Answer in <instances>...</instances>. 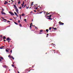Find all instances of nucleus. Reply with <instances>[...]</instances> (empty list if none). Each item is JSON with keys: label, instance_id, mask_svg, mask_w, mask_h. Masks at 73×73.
Masks as SVG:
<instances>
[{"label": "nucleus", "instance_id": "f257e3e1", "mask_svg": "<svg viewBox=\"0 0 73 73\" xmlns=\"http://www.w3.org/2000/svg\"><path fill=\"white\" fill-rule=\"evenodd\" d=\"M9 12L11 16H15V14H14V13H12V12L9 11Z\"/></svg>", "mask_w": 73, "mask_h": 73}, {"label": "nucleus", "instance_id": "f03ea898", "mask_svg": "<svg viewBox=\"0 0 73 73\" xmlns=\"http://www.w3.org/2000/svg\"><path fill=\"white\" fill-rule=\"evenodd\" d=\"M6 40L7 41H10L11 40V39H10L9 37H7L6 39Z\"/></svg>", "mask_w": 73, "mask_h": 73}, {"label": "nucleus", "instance_id": "7ed1b4c3", "mask_svg": "<svg viewBox=\"0 0 73 73\" xmlns=\"http://www.w3.org/2000/svg\"><path fill=\"white\" fill-rule=\"evenodd\" d=\"M14 7L16 9H17V7H16V6L15 5H13Z\"/></svg>", "mask_w": 73, "mask_h": 73}, {"label": "nucleus", "instance_id": "20e7f679", "mask_svg": "<svg viewBox=\"0 0 73 73\" xmlns=\"http://www.w3.org/2000/svg\"><path fill=\"white\" fill-rule=\"evenodd\" d=\"M2 11L1 12V13H3V12L4 11V9H3V8H2Z\"/></svg>", "mask_w": 73, "mask_h": 73}, {"label": "nucleus", "instance_id": "39448f33", "mask_svg": "<svg viewBox=\"0 0 73 73\" xmlns=\"http://www.w3.org/2000/svg\"><path fill=\"white\" fill-rule=\"evenodd\" d=\"M16 11L19 14V12H19V10L18 9H16Z\"/></svg>", "mask_w": 73, "mask_h": 73}, {"label": "nucleus", "instance_id": "423d86ee", "mask_svg": "<svg viewBox=\"0 0 73 73\" xmlns=\"http://www.w3.org/2000/svg\"><path fill=\"white\" fill-rule=\"evenodd\" d=\"M2 15H3H3H6V14L5 13L3 12L2 13H1Z\"/></svg>", "mask_w": 73, "mask_h": 73}, {"label": "nucleus", "instance_id": "0eeeda50", "mask_svg": "<svg viewBox=\"0 0 73 73\" xmlns=\"http://www.w3.org/2000/svg\"><path fill=\"white\" fill-rule=\"evenodd\" d=\"M1 18H2V19H3V20H5V21H7V19L3 18V17H1Z\"/></svg>", "mask_w": 73, "mask_h": 73}, {"label": "nucleus", "instance_id": "6e6552de", "mask_svg": "<svg viewBox=\"0 0 73 73\" xmlns=\"http://www.w3.org/2000/svg\"><path fill=\"white\" fill-rule=\"evenodd\" d=\"M3 67H4V68H8V67L6 66V65H4L3 66Z\"/></svg>", "mask_w": 73, "mask_h": 73}, {"label": "nucleus", "instance_id": "1a4fd4ad", "mask_svg": "<svg viewBox=\"0 0 73 73\" xmlns=\"http://www.w3.org/2000/svg\"><path fill=\"white\" fill-rule=\"evenodd\" d=\"M52 18H51L50 17H49L48 18V19L49 20H52Z\"/></svg>", "mask_w": 73, "mask_h": 73}, {"label": "nucleus", "instance_id": "9d476101", "mask_svg": "<svg viewBox=\"0 0 73 73\" xmlns=\"http://www.w3.org/2000/svg\"><path fill=\"white\" fill-rule=\"evenodd\" d=\"M14 13L15 15L16 16V15H17V13H16V12H14Z\"/></svg>", "mask_w": 73, "mask_h": 73}, {"label": "nucleus", "instance_id": "9b49d317", "mask_svg": "<svg viewBox=\"0 0 73 73\" xmlns=\"http://www.w3.org/2000/svg\"><path fill=\"white\" fill-rule=\"evenodd\" d=\"M60 25H64V23H62V22H61V23H60Z\"/></svg>", "mask_w": 73, "mask_h": 73}, {"label": "nucleus", "instance_id": "f8f14e48", "mask_svg": "<svg viewBox=\"0 0 73 73\" xmlns=\"http://www.w3.org/2000/svg\"><path fill=\"white\" fill-rule=\"evenodd\" d=\"M0 58H1V59H2V60H3L4 58L3 57H1V56H0Z\"/></svg>", "mask_w": 73, "mask_h": 73}, {"label": "nucleus", "instance_id": "ddd939ff", "mask_svg": "<svg viewBox=\"0 0 73 73\" xmlns=\"http://www.w3.org/2000/svg\"><path fill=\"white\" fill-rule=\"evenodd\" d=\"M29 6L28 7H27V6H26V9H28V8H29Z\"/></svg>", "mask_w": 73, "mask_h": 73}, {"label": "nucleus", "instance_id": "4468645a", "mask_svg": "<svg viewBox=\"0 0 73 73\" xmlns=\"http://www.w3.org/2000/svg\"><path fill=\"white\" fill-rule=\"evenodd\" d=\"M25 14H24V13H23L21 15V16H25Z\"/></svg>", "mask_w": 73, "mask_h": 73}, {"label": "nucleus", "instance_id": "2eb2a0df", "mask_svg": "<svg viewBox=\"0 0 73 73\" xmlns=\"http://www.w3.org/2000/svg\"><path fill=\"white\" fill-rule=\"evenodd\" d=\"M46 31L47 33H48V31H49V30H48V29H47L46 30Z\"/></svg>", "mask_w": 73, "mask_h": 73}, {"label": "nucleus", "instance_id": "dca6fc26", "mask_svg": "<svg viewBox=\"0 0 73 73\" xmlns=\"http://www.w3.org/2000/svg\"><path fill=\"white\" fill-rule=\"evenodd\" d=\"M14 23H15V24H16V25H18V23H17L16 22H14Z\"/></svg>", "mask_w": 73, "mask_h": 73}, {"label": "nucleus", "instance_id": "f3484780", "mask_svg": "<svg viewBox=\"0 0 73 73\" xmlns=\"http://www.w3.org/2000/svg\"><path fill=\"white\" fill-rule=\"evenodd\" d=\"M18 4H20V0L19 1V2H18Z\"/></svg>", "mask_w": 73, "mask_h": 73}, {"label": "nucleus", "instance_id": "a211bd4d", "mask_svg": "<svg viewBox=\"0 0 73 73\" xmlns=\"http://www.w3.org/2000/svg\"><path fill=\"white\" fill-rule=\"evenodd\" d=\"M3 38V39H6V37L5 36H4Z\"/></svg>", "mask_w": 73, "mask_h": 73}, {"label": "nucleus", "instance_id": "6ab92c4d", "mask_svg": "<svg viewBox=\"0 0 73 73\" xmlns=\"http://www.w3.org/2000/svg\"><path fill=\"white\" fill-rule=\"evenodd\" d=\"M42 31H43V30H41L40 31V32H42Z\"/></svg>", "mask_w": 73, "mask_h": 73}, {"label": "nucleus", "instance_id": "aec40b11", "mask_svg": "<svg viewBox=\"0 0 73 73\" xmlns=\"http://www.w3.org/2000/svg\"><path fill=\"white\" fill-rule=\"evenodd\" d=\"M6 51L7 52H9V51L7 49L6 50Z\"/></svg>", "mask_w": 73, "mask_h": 73}, {"label": "nucleus", "instance_id": "412c9836", "mask_svg": "<svg viewBox=\"0 0 73 73\" xmlns=\"http://www.w3.org/2000/svg\"><path fill=\"white\" fill-rule=\"evenodd\" d=\"M19 26L20 27H22V25L21 24V23H19Z\"/></svg>", "mask_w": 73, "mask_h": 73}, {"label": "nucleus", "instance_id": "4be33fe9", "mask_svg": "<svg viewBox=\"0 0 73 73\" xmlns=\"http://www.w3.org/2000/svg\"><path fill=\"white\" fill-rule=\"evenodd\" d=\"M1 48H5V47H4V46H1Z\"/></svg>", "mask_w": 73, "mask_h": 73}, {"label": "nucleus", "instance_id": "5701e85b", "mask_svg": "<svg viewBox=\"0 0 73 73\" xmlns=\"http://www.w3.org/2000/svg\"><path fill=\"white\" fill-rule=\"evenodd\" d=\"M21 5L22 6V7H24V5L21 4Z\"/></svg>", "mask_w": 73, "mask_h": 73}, {"label": "nucleus", "instance_id": "b1692460", "mask_svg": "<svg viewBox=\"0 0 73 73\" xmlns=\"http://www.w3.org/2000/svg\"><path fill=\"white\" fill-rule=\"evenodd\" d=\"M26 5H27V4H26L25 5V6H24V7H23V8H24L25 7V6H26Z\"/></svg>", "mask_w": 73, "mask_h": 73}, {"label": "nucleus", "instance_id": "393cba45", "mask_svg": "<svg viewBox=\"0 0 73 73\" xmlns=\"http://www.w3.org/2000/svg\"><path fill=\"white\" fill-rule=\"evenodd\" d=\"M10 58H13V56H10Z\"/></svg>", "mask_w": 73, "mask_h": 73}, {"label": "nucleus", "instance_id": "a878e982", "mask_svg": "<svg viewBox=\"0 0 73 73\" xmlns=\"http://www.w3.org/2000/svg\"><path fill=\"white\" fill-rule=\"evenodd\" d=\"M30 28H32V25H30Z\"/></svg>", "mask_w": 73, "mask_h": 73}, {"label": "nucleus", "instance_id": "bb28decb", "mask_svg": "<svg viewBox=\"0 0 73 73\" xmlns=\"http://www.w3.org/2000/svg\"><path fill=\"white\" fill-rule=\"evenodd\" d=\"M51 27H50L49 28V30H51Z\"/></svg>", "mask_w": 73, "mask_h": 73}, {"label": "nucleus", "instance_id": "cd10ccee", "mask_svg": "<svg viewBox=\"0 0 73 73\" xmlns=\"http://www.w3.org/2000/svg\"><path fill=\"white\" fill-rule=\"evenodd\" d=\"M54 30H56V29H57V28H54Z\"/></svg>", "mask_w": 73, "mask_h": 73}, {"label": "nucleus", "instance_id": "c85d7f7f", "mask_svg": "<svg viewBox=\"0 0 73 73\" xmlns=\"http://www.w3.org/2000/svg\"><path fill=\"white\" fill-rule=\"evenodd\" d=\"M49 17L51 18V17H52V15H50L49 16Z\"/></svg>", "mask_w": 73, "mask_h": 73}, {"label": "nucleus", "instance_id": "c756f323", "mask_svg": "<svg viewBox=\"0 0 73 73\" xmlns=\"http://www.w3.org/2000/svg\"><path fill=\"white\" fill-rule=\"evenodd\" d=\"M18 22H19V23H20V21L18 20Z\"/></svg>", "mask_w": 73, "mask_h": 73}, {"label": "nucleus", "instance_id": "7c9ffc66", "mask_svg": "<svg viewBox=\"0 0 73 73\" xmlns=\"http://www.w3.org/2000/svg\"><path fill=\"white\" fill-rule=\"evenodd\" d=\"M42 12H43L42 11L40 12V13H40V14H41V13H42Z\"/></svg>", "mask_w": 73, "mask_h": 73}, {"label": "nucleus", "instance_id": "2f4dec72", "mask_svg": "<svg viewBox=\"0 0 73 73\" xmlns=\"http://www.w3.org/2000/svg\"><path fill=\"white\" fill-rule=\"evenodd\" d=\"M23 4H24V1L23 2V3L22 4V5H23Z\"/></svg>", "mask_w": 73, "mask_h": 73}, {"label": "nucleus", "instance_id": "473e14b6", "mask_svg": "<svg viewBox=\"0 0 73 73\" xmlns=\"http://www.w3.org/2000/svg\"><path fill=\"white\" fill-rule=\"evenodd\" d=\"M12 66H13V67H14V66H14V65L13 64H12Z\"/></svg>", "mask_w": 73, "mask_h": 73}, {"label": "nucleus", "instance_id": "72a5a7b5", "mask_svg": "<svg viewBox=\"0 0 73 73\" xmlns=\"http://www.w3.org/2000/svg\"><path fill=\"white\" fill-rule=\"evenodd\" d=\"M24 21H27V19H25L24 20Z\"/></svg>", "mask_w": 73, "mask_h": 73}, {"label": "nucleus", "instance_id": "f704fd0d", "mask_svg": "<svg viewBox=\"0 0 73 73\" xmlns=\"http://www.w3.org/2000/svg\"><path fill=\"white\" fill-rule=\"evenodd\" d=\"M0 49H3V48L2 47H0Z\"/></svg>", "mask_w": 73, "mask_h": 73}, {"label": "nucleus", "instance_id": "c9c22d12", "mask_svg": "<svg viewBox=\"0 0 73 73\" xmlns=\"http://www.w3.org/2000/svg\"><path fill=\"white\" fill-rule=\"evenodd\" d=\"M5 3H6V4H7V1H5Z\"/></svg>", "mask_w": 73, "mask_h": 73}, {"label": "nucleus", "instance_id": "e433bc0d", "mask_svg": "<svg viewBox=\"0 0 73 73\" xmlns=\"http://www.w3.org/2000/svg\"><path fill=\"white\" fill-rule=\"evenodd\" d=\"M12 58L13 59V60H14V59H15V58L13 57Z\"/></svg>", "mask_w": 73, "mask_h": 73}, {"label": "nucleus", "instance_id": "4c0bfd02", "mask_svg": "<svg viewBox=\"0 0 73 73\" xmlns=\"http://www.w3.org/2000/svg\"><path fill=\"white\" fill-rule=\"evenodd\" d=\"M61 21H60L59 22V24H61Z\"/></svg>", "mask_w": 73, "mask_h": 73}, {"label": "nucleus", "instance_id": "58836bf2", "mask_svg": "<svg viewBox=\"0 0 73 73\" xmlns=\"http://www.w3.org/2000/svg\"><path fill=\"white\" fill-rule=\"evenodd\" d=\"M10 52L11 53H12V50H11V51H10Z\"/></svg>", "mask_w": 73, "mask_h": 73}, {"label": "nucleus", "instance_id": "ea45409f", "mask_svg": "<svg viewBox=\"0 0 73 73\" xmlns=\"http://www.w3.org/2000/svg\"><path fill=\"white\" fill-rule=\"evenodd\" d=\"M34 12H36V10H34Z\"/></svg>", "mask_w": 73, "mask_h": 73}, {"label": "nucleus", "instance_id": "a19ab883", "mask_svg": "<svg viewBox=\"0 0 73 73\" xmlns=\"http://www.w3.org/2000/svg\"><path fill=\"white\" fill-rule=\"evenodd\" d=\"M7 22H8V23H9V22H10V21H7Z\"/></svg>", "mask_w": 73, "mask_h": 73}, {"label": "nucleus", "instance_id": "79ce46f5", "mask_svg": "<svg viewBox=\"0 0 73 73\" xmlns=\"http://www.w3.org/2000/svg\"><path fill=\"white\" fill-rule=\"evenodd\" d=\"M2 60L1 59H0V61H1Z\"/></svg>", "mask_w": 73, "mask_h": 73}, {"label": "nucleus", "instance_id": "37998d69", "mask_svg": "<svg viewBox=\"0 0 73 73\" xmlns=\"http://www.w3.org/2000/svg\"><path fill=\"white\" fill-rule=\"evenodd\" d=\"M19 9H21V7H20L19 8Z\"/></svg>", "mask_w": 73, "mask_h": 73}, {"label": "nucleus", "instance_id": "c03bdc74", "mask_svg": "<svg viewBox=\"0 0 73 73\" xmlns=\"http://www.w3.org/2000/svg\"><path fill=\"white\" fill-rule=\"evenodd\" d=\"M35 28H37V27H35Z\"/></svg>", "mask_w": 73, "mask_h": 73}, {"label": "nucleus", "instance_id": "a18cd8bd", "mask_svg": "<svg viewBox=\"0 0 73 73\" xmlns=\"http://www.w3.org/2000/svg\"><path fill=\"white\" fill-rule=\"evenodd\" d=\"M39 34H42V33H39Z\"/></svg>", "mask_w": 73, "mask_h": 73}, {"label": "nucleus", "instance_id": "49530a36", "mask_svg": "<svg viewBox=\"0 0 73 73\" xmlns=\"http://www.w3.org/2000/svg\"><path fill=\"white\" fill-rule=\"evenodd\" d=\"M31 6H32L33 5V4H32L31 5H30Z\"/></svg>", "mask_w": 73, "mask_h": 73}, {"label": "nucleus", "instance_id": "de8ad7c7", "mask_svg": "<svg viewBox=\"0 0 73 73\" xmlns=\"http://www.w3.org/2000/svg\"><path fill=\"white\" fill-rule=\"evenodd\" d=\"M19 16H20V17H21V15L19 14Z\"/></svg>", "mask_w": 73, "mask_h": 73}, {"label": "nucleus", "instance_id": "09e8293b", "mask_svg": "<svg viewBox=\"0 0 73 73\" xmlns=\"http://www.w3.org/2000/svg\"><path fill=\"white\" fill-rule=\"evenodd\" d=\"M20 19L21 20V17H20Z\"/></svg>", "mask_w": 73, "mask_h": 73}, {"label": "nucleus", "instance_id": "8fccbe9b", "mask_svg": "<svg viewBox=\"0 0 73 73\" xmlns=\"http://www.w3.org/2000/svg\"><path fill=\"white\" fill-rule=\"evenodd\" d=\"M4 41H6V40H4Z\"/></svg>", "mask_w": 73, "mask_h": 73}, {"label": "nucleus", "instance_id": "3c124183", "mask_svg": "<svg viewBox=\"0 0 73 73\" xmlns=\"http://www.w3.org/2000/svg\"><path fill=\"white\" fill-rule=\"evenodd\" d=\"M10 20H12V19H11Z\"/></svg>", "mask_w": 73, "mask_h": 73}, {"label": "nucleus", "instance_id": "603ef678", "mask_svg": "<svg viewBox=\"0 0 73 73\" xmlns=\"http://www.w3.org/2000/svg\"><path fill=\"white\" fill-rule=\"evenodd\" d=\"M50 14V13H48V14H47V15H49Z\"/></svg>", "mask_w": 73, "mask_h": 73}, {"label": "nucleus", "instance_id": "864d4df0", "mask_svg": "<svg viewBox=\"0 0 73 73\" xmlns=\"http://www.w3.org/2000/svg\"><path fill=\"white\" fill-rule=\"evenodd\" d=\"M33 4V2L32 3V4Z\"/></svg>", "mask_w": 73, "mask_h": 73}, {"label": "nucleus", "instance_id": "5fc2aeb1", "mask_svg": "<svg viewBox=\"0 0 73 73\" xmlns=\"http://www.w3.org/2000/svg\"><path fill=\"white\" fill-rule=\"evenodd\" d=\"M47 17H49V16H47Z\"/></svg>", "mask_w": 73, "mask_h": 73}, {"label": "nucleus", "instance_id": "6e6d98bb", "mask_svg": "<svg viewBox=\"0 0 73 73\" xmlns=\"http://www.w3.org/2000/svg\"><path fill=\"white\" fill-rule=\"evenodd\" d=\"M30 25H32V23H31L30 24Z\"/></svg>", "mask_w": 73, "mask_h": 73}, {"label": "nucleus", "instance_id": "4d7b16f0", "mask_svg": "<svg viewBox=\"0 0 73 73\" xmlns=\"http://www.w3.org/2000/svg\"><path fill=\"white\" fill-rule=\"evenodd\" d=\"M47 36H48V35H49V34H47Z\"/></svg>", "mask_w": 73, "mask_h": 73}, {"label": "nucleus", "instance_id": "13d9d810", "mask_svg": "<svg viewBox=\"0 0 73 73\" xmlns=\"http://www.w3.org/2000/svg\"><path fill=\"white\" fill-rule=\"evenodd\" d=\"M30 13H33V12L32 11Z\"/></svg>", "mask_w": 73, "mask_h": 73}, {"label": "nucleus", "instance_id": "bf43d9fd", "mask_svg": "<svg viewBox=\"0 0 73 73\" xmlns=\"http://www.w3.org/2000/svg\"><path fill=\"white\" fill-rule=\"evenodd\" d=\"M11 1H12V2H13V0H11Z\"/></svg>", "mask_w": 73, "mask_h": 73}, {"label": "nucleus", "instance_id": "052dcab7", "mask_svg": "<svg viewBox=\"0 0 73 73\" xmlns=\"http://www.w3.org/2000/svg\"><path fill=\"white\" fill-rule=\"evenodd\" d=\"M6 4H7V3H4V4H5V5Z\"/></svg>", "mask_w": 73, "mask_h": 73}, {"label": "nucleus", "instance_id": "680f3d73", "mask_svg": "<svg viewBox=\"0 0 73 73\" xmlns=\"http://www.w3.org/2000/svg\"><path fill=\"white\" fill-rule=\"evenodd\" d=\"M9 57H10V55H9L8 56Z\"/></svg>", "mask_w": 73, "mask_h": 73}, {"label": "nucleus", "instance_id": "e2e57ef3", "mask_svg": "<svg viewBox=\"0 0 73 73\" xmlns=\"http://www.w3.org/2000/svg\"><path fill=\"white\" fill-rule=\"evenodd\" d=\"M17 17H19V15H17Z\"/></svg>", "mask_w": 73, "mask_h": 73}, {"label": "nucleus", "instance_id": "0e129e2a", "mask_svg": "<svg viewBox=\"0 0 73 73\" xmlns=\"http://www.w3.org/2000/svg\"><path fill=\"white\" fill-rule=\"evenodd\" d=\"M18 73H20V72H19V71L18 72Z\"/></svg>", "mask_w": 73, "mask_h": 73}, {"label": "nucleus", "instance_id": "69168bd1", "mask_svg": "<svg viewBox=\"0 0 73 73\" xmlns=\"http://www.w3.org/2000/svg\"><path fill=\"white\" fill-rule=\"evenodd\" d=\"M35 9H37V8H36Z\"/></svg>", "mask_w": 73, "mask_h": 73}, {"label": "nucleus", "instance_id": "338daca9", "mask_svg": "<svg viewBox=\"0 0 73 73\" xmlns=\"http://www.w3.org/2000/svg\"><path fill=\"white\" fill-rule=\"evenodd\" d=\"M10 47H11V45H10Z\"/></svg>", "mask_w": 73, "mask_h": 73}, {"label": "nucleus", "instance_id": "774afa93", "mask_svg": "<svg viewBox=\"0 0 73 73\" xmlns=\"http://www.w3.org/2000/svg\"><path fill=\"white\" fill-rule=\"evenodd\" d=\"M2 35H1V37H2Z\"/></svg>", "mask_w": 73, "mask_h": 73}]
</instances>
